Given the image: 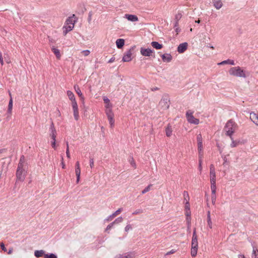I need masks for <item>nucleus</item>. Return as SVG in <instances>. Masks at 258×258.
Here are the masks:
<instances>
[{"label": "nucleus", "mask_w": 258, "mask_h": 258, "mask_svg": "<svg viewBox=\"0 0 258 258\" xmlns=\"http://www.w3.org/2000/svg\"><path fill=\"white\" fill-rule=\"evenodd\" d=\"M216 195L215 194H212V202L213 204L214 205L215 204V202L216 201Z\"/></svg>", "instance_id": "nucleus-40"}, {"label": "nucleus", "mask_w": 258, "mask_h": 258, "mask_svg": "<svg viewBox=\"0 0 258 258\" xmlns=\"http://www.w3.org/2000/svg\"><path fill=\"white\" fill-rule=\"evenodd\" d=\"M227 62H228V61H226V60H225V61H222V62H221V63H219V64H224V63H227Z\"/></svg>", "instance_id": "nucleus-62"}, {"label": "nucleus", "mask_w": 258, "mask_h": 258, "mask_svg": "<svg viewBox=\"0 0 258 258\" xmlns=\"http://www.w3.org/2000/svg\"><path fill=\"white\" fill-rule=\"evenodd\" d=\"M61 165H62V168L63 169L65 168V164H64V162H63V158H62Z\"/></svg>", "instance_id": "nucleus-56"}, {"label": "nucleus", "mask_w": 258, "mask_h": 258, "mask_svg": "<svg viewBox=\"0 0 258 258\" xmlns=\"http://www.w3.org/2000/svg\"><path fill=\"white\" fill-rule=\"evenodd\" d=\"M106 108H112V105L109 103H106L105 106Z\"/></svg>", "instance_id": "nucleus-49"}, {"label": "nucleus", "mask_w": 258, "mask_h": 258, "mask_svg": "<svg viewBox=\"0 0 258 258\" xmlns=\"http://www.w3.org/2000/svg\"><path fill=\"white\" fill-rule=\"evenodd\" d=\"M131 229H132V226L130 225H128L125 227V230L126 232H128Z\"/></svg>", "instance_id": "nucleus-44"}, {"label": "nucleus", "mask_w": 258, "mask_h": 258, "mask_svg": "<svg viewBox=\"0 0 258 258\" xmlns=\"http://www.w3.org/2000/svg\"><path fill=\"white\" fill-rule=\"evenodd\" d=\"M82 53H83L85 56H88L90 54V52L89 50H83Z\"/></svg>", "instance_id": "nucleus-41"}, {"label": "nucleus", "mask_w": 258, "mask_h": 258, "mask_svg": "<svg viewBox=\"0 0 258 258\" xmlns=\"http://www.w3.org/2000/svg\"><path fill=\"white\" fill-rule=\"evenodd\" d=\"M91 17H92V13H91V12H90L89 15V18H88L89 22H90L91 21Z\"/></svg>", "instance_id": "nucleus-55"}, {"label": "nucleus", "mask_w": 258, "mask_h": 258, "mask_svg": "<svg viewBox=\"0 0 258 258\" xmlns=\"http://www.w3.org/2000/svg\"><path fill=\"white\" fill-rule=\"evenodd\" d=\"M113 116H108V119L109 121V123L110 124V125L111 127L113 126L114 124V120H113Z\"/></svg>", "instance_id": "nucleus-35"}, {"label": "nucleus", "mask_w": 258, "mask_h": 258, "mask_svg": "<svg viewBox=\"0 0 258 258\" xmlns=\"http://www.w3.org/2000/svg\"><path fill=\"white\" fill-rule=\"evenodd\" d=\"M75 17V15H73L72 17H69L66 21V25H73V27H74V24L76 22V20H73V18Z\"/></svg>", "instance_id": "nucleus-15"}, {"label": "nucleus", "mask_w": 258, "mask_h": 258, "mask_svg": "<svg viewBox=\"0 0 258 258\" xmlns=\"http://www.w3.org/2000/svg\"><path fill=\"white\" fill-rule=\"evenodd\" d=\"M228 62L230 64H232V65H233V64H234V61H233V60H228Z\"/></svg>", "instance_id": "nucleus-57"}, {"label": "nucleus", "mask_w": 258, "mask_h": 258, "mask_svg": "<svg viewBox=\"0 0 258 258\" xmlns=\"http://www.w3.org/2000/svg\"><path fill=\"white\" fill-rule=\"evenodd\" d=\"M237 145V143L235 141H233L231 144V146L232 147H235Z\"/></svg>", "instance_id": "nucleus-47"}, {"label": "nucleus", "mask_w": 258, "mask_h": 258, "mask_svg": "<svg viewBox=\"0 0 258 258\" xmlns=\"http://www.w3.org/2000/svg\"><path fill=\"white\" fill-rule=\"evenodd\" d=\"M50 129L51 130V133L50 134V137L53 139V142H52L51 145L53 148L55 149L56 148V131L54 128L53 123L52 122L51 124L50 125Z\"/></svg>", "instance_id": "nucleus-5"}, {"label": "nucleus", "mask_w": 258, "mask_h": 258, "mask_svg": "<svg viewBox=\"0 0 258 258\" xmlns=\"http://www.w3.org/2000/svg\"><path fill=\"white\" fill-rule=\"evenodd\" d=\"M152 186L151 184H150L145 189H144L143 191H142V194H145L146 193V192L148 191L151 187V186Z\"/></svg>", "instance_id": "nucleus-37"}, {"label": "nucleus", "mask_w": 258, "mask_h": 258, "mask_svg": "<svg viewBox=\"0 0 258 258\" xmlns=\"http://www.w3.org/2000/svg\"><path fill=\"white\" fill-rule=\"evenodd\" d=\"M189 211H186V216H189V214H190V212H189Z\"/></svg>", "instance_id": "nucleus-63"}, {"label": "nucleus", "mask_w": 258, "mask_h": 258, "mask_svg": "<svg viewBox=\"0 0 258 258\" xmlns=\"http://www.w3.org/2000/svg\"><path fill=\"white\" fill-rule=\"evenodd\" d=\"M229 73L230 75L234 76L245 77V74L243 70H242L239 67H233L231 68L229 70Z\"/></svg>", "instance_id": "nucleus-2"}, {"label": "nucleus", "mask_w": 258, "mask_h": 258, "mask_svg": "<svg viewBox=\"0 0 258 258\" xmlns=\"http://www.w3.org/2000/svg\"><path fill=\"white\" fill-rule=\"evenodd\" d=\"M104 101L105 103H109V100L106 98V97H104Z\"/></svg>", "instance_id": "nucleus-53"}, {"label": "nucleus", "mask_w": 258, "mask_h": 258, "mask_svg": "<svg viewBox=\"0 0 258 258\" xmlns=\"http://www.w3.org/2000/svg\"><path fill=\"white\" fill-rule=\"evenodd\" d=\"M187 43L186 42L179 44L178 47V51L179 53H182L187 49Z\"/></svg>", "instance_id": "nucleus-12"}, {"label": "nucleus", "mask_w": 258, "mask_h": 258, "mask_svg": "<svg viewBox=\"0 0 258 258\" xmlns=\"http://www.w3.org/2000/svg\"><path fill=\"white\" fill-rule=\"evenodd\" d=\"M93 165H94V161H93V160L92 159L90 160V166H91V167L92 168Z\"/></svg>", "instance_id": "nucleus-54"}, {"label": "nucleus", "mask_w": 258, "mask_h": 258, "mask_svg": "<svg viewBox=\"0 0 258 258\" xmlns=\"http://www.w3.org/2000/svg\"><path fill=\"white\" fill-rule=\"evenodd\" d=\"M1 247L2 249L4 251H7V249H6V248L5 247V245H4V243H1Z\"/></svg>", "instance_id": "nucleus-45"}, {"label": "nucleus", "mask_w": 258, "mask_h": 258, "mask_svg": "<svg viewBox=\"0 0 258 258\" xmlns=\"http://www.w3.org/2000/svg\"><path fill=\"white\" fill-rule=\"evenodd\" d=\"M252 255L253 256H254L255 257H256L258 258V250L253 249V252H252Z\"/></svg>", "instance_id": "nucleus-43"}, {"label": "nucleus", "mask_w": 258, "mask_h": 258, "mask_svg": "<svg viewBox=\"0 0 258 258\" xmlns=\"http://www.w3.org/2000/svg\"><path fill=\"white\" fill-rule=\"evenodd\" d=\"M125 18L128 20L132 22H136L138 20V18L136 15H126Z\"/></svg>", "instance_id": "nucleus-17"}, {"label": "nucleus", "mask_w": 258, "mask_h": 258, "mask_svg": "<svg viewBox=\"0 0 258 258\" xmlns=\"http://www.w3.org/2000/svg\"><path fill=\"white\" fill-rule=\"evenodd\" d=\"M76 168H80L79 165V162L78 161L76 163Z\"/></svg>", "instance_id": "nucleus-60"}, {"label": "nucleus", "mask_w": 258, "mask_h": 258, "mask_svg": "<svg viewBox=\"0 0 258 258\" xmlns=\"http://www.w3.org/2000/svg\"><path fill=\"white\" fill-rule=\"evenodd\" d=\"M185 210L186 211H189V202L187 201L185 203Z\"/></svg>", "instance_id": "nucleus-42"}, {"label": "nucleus", "mask_w": 258, "mask_h": 258, "mask_svg": "<svg viewBox=\"0 0 258 258\" xmlns=\"http://www.w3.org/2000/svg\"><path fill=\"white\" fill-rule=\"evenodd\" d=\"M115 223V222H112V223H111L110 224H109L107 227V228L106 229L108 230V229H110L113 225V224Z\"/></svg>", "instance_id": "nucleus-50"}, {"label": "nucleus", "mask_w": 258, "mask_h": 258, "mask_svg": "<svg viewBox=\"0 0 258 258\" xmlns=\"http://www.w3.org/2000/svg\"><path fill=\"white\" fill-rule=\"evenodd\" d=\"M202 157H203V155H201V156H199V170L200 171H201L202 170Z\"/></svg>", "instance_id": "nucleus-34"}, {"label": "nucleus", "mask_w": 258, "mask_h": 258, "mask_svg": "<svg viewBox=\"0 0 258 258\" xmlns=\"http://www.w3.org/2000/svg\"><path fill=\"white\" fill-rule=\"evenodd\" d=\"M132 52L131 49H130L123 56L122 61L124 62H128L132 60Z\"/></svg>", "instance_id": "nucleus-10"}, {"label": "nucleus", "mask_w": 258, "mask_h": 258, "mask_svg": "<svg viewBox=\"0 0 258 258\" xmlns=\"http://www.w3.org/2000/svg\"><path fill=\"white\" fill-rule=\"evenodd\" d=\"M121 211V209L117 210L114 214H112V216L114 217L118 214Z\"/></svg>", "instance_id": "nucleus-48"}, {"label": "nucleus", "mask_w": 258, "mask_h": 258, "mask_svg": "<svg viewBox=\"0 0 258 258\" xmlns=\"http://www.w3.org/2000/svg\"><path fill=\"white\" fill-rule=\"evenodd\" d=\"M184 197H185L186 196V197L188 198V193L187 191H184Z\"/></svg>", "instance_id": "nucleus-58"}, {"label": "nucleus", "mask_w": 258, "mask_h": 258, "mask_svg": "<svg viewBox=\"0 0 258 258\" xmlns=\"http://www.w3.org/2000/svg\"><path fill=\"white\" fill-rule=\"evenodd\" d=\"M198 151H199V156H201V155H203V153H202V151H203L202 142H199V143H198Z\"/></svg>", "instance_id": "nucleus-28"}, {"label": "nucleus", "mask_w": 258, "mask_h": 258, "mask_svg": "<svg viewBox=\"0 0 258 258\" xmlns=\"http://www.w3.org/2000/svg\"><path fill=\"white\" fill-rule=\"evenodd\" d=\"M214 5L217 9H219L222 6V3L220 0H219L215 2Z\"/></svg>", "instance_id": "nucleus-29"}, {"label": "nucleus", "mask_w": 258, "mask_h": 258, "mask_svg": "<svg viewBox=\"0 0 258 258\" xmlns=\"http://www.w3.org/2000/svg\"><path fill=\"white\" fill-rule=\"evenodd\" d=\"M106 113L107 115V117L109 116H114V114L112 111L111 108H106Z\"/></svg>", "instance_id": "nucleus-32"}, {"label": "nucleus", "mask_w": 258, "mask_h": 258, "mask_svg": "<svg viewBox=\"0 0 258 258\" xmlns=\"http://www.w3.org/2000/svg\"><path fill=\"white\" fill-rule=\"evenodd\" d=\"M66 154H67V157L68 158H70V154L69 149L66 150Z\"/></svg>", "instance_id": "nucleus-52"}, {"label": "nucleus", "mask_w": 258, "mask_h": 258, "mask_svg": "<svg viewBox=\"0 0 258 258\" xmlns=\"http://www.w3.org/2000/svg\"><path fill=\"white\" fill-rule=\"evenodd\" d=\"M134 257V254L133 253H125L120 256V258H132Z\"/></svg>", "instance_id": "nucleus-30"}, {"label": "nucleus", "mask_w": 258, "mask_h": 258, "mask_svg": "<svg viewBox=\"0 0 258 258\" xmlns=\"http://www.w3.org/2000/svg\"><path fill=\"white\" fill-rule=\"evenodd\" d=\"M35 256L37 257H39L42 256L44 254V252L43 250H36L34 252Z\"/></svg>", "instance_id": "nucleus-26"}, {"label": "nucleus", "mask_w": 258, "mask_h": 258, "mask_svg": "<svg viewBox=\"0 0 258 258\" xmlns=\"http://www.w3.org/2000/svg\"><path fill=\"white\" fill-rule=\"evenodd\" d=\"M151 45L154 48H155L157 49H161L163 47L162 44H160L158 42H156V41L152 42L151 43Z\"/></svg>", "instance_id": "nucleus-23"}, {"label": "nucleus", "mask_w": 258, "mask_h": 258, "mask_svg": "<svg viewBox=\"0 0 258 258\" xmlns=\"http://www.w3.org/2000/svg\"><path fill=\"white\" fill-rule=\"evenodd\" d=\"M44 258H57V256L53 253L44 254Z\"/></svg>", "instance_id": "nucleus-33"}, {"label": "nucleus", "mask_w": 258, "mask_h": 258, "mask_svg": "<svg viewBox=\"0 0 258 258\" xmlns=\"http://www.w3.org/2000/svg\"><path fill=\"white\" fill-rule=\"evenodd\" d=\"M237 128L236 123L232 120H229L226 124L225 130L226 135L229 136L232 140V135L235 132Z\"/></svg>", "instance_id": "nucleus-1"}, {"label": "nucleus", "mask_w": 258, "mask_h": 258, "mask_svg": "<svg viewBox=\"0 0 258 258\" xmlns=\"http://www.w3.org/2000/svg\"><path fill=\"white\" fill-rule=\"evenodd\" d=\"M207 223L208 226L210 229H212L213 228L212 222L211 218L210 212L209 211L207 212Z\"/></svg>", "instance_id": "nucleus-18"}, {"label": "nucleus", "mask_w": 258, "mask_h": 258, "mask_svg": "<svg viewBox=\"0 0 258 258\" xmlns=\"http://www.w3.org/2000/svg\"><path fill=\"white\" fill-rule=\"evenodd\" d=\"M122 221V217H119L117 219H116L114 222H120Z\"/></svg>", "instance_id": "nucleus-51"}, {"label": "nucleus", "mask_w": 258, "mask_h": 258, "mask_svg": "<svg viewBox=\"0 0 258 258\" xmlns=\"http://www.w3.org/2000/svg\"><path fill=\"white\" fill-rule=\"evenodd\" d=\"M74 88L75 89V91L76 92V93L78 94V95H79V96L81 98V100H82V103H84V97L81 91V90L80 89V88L78 86H77V85H75L74 86Z\"/></svg>", "instance_id": "nucleus-11"}, {"label": "nucleus", "mask_w": 258, "mask_h": 258, "mask_svg": "<svg viewBox=\"0 0 258 258\" xmlns=\"http://www.w3.org/2000/svg\"><path fill=\"white\" fill-rule=\"evenodd\" d=\"M26 164L25 157L24 156H22L20 158L17 169H25Z\"/></svg>", "instance_id": "nucleus-9"}, {"label": "nucleus", "mask_w": 258, "mask_h": 258, "mask_svg": "<svg viewBox=\"0 0 258 258\" xmlns=\"http://www.w3.org/2000/svg\"><path fill=\"white\" fill-rule=\"evenodd\" d=\"M210 181H216V172L213 164H211L210 167Z\"/></svg>", "instance_id": "nucleus-7"}, {"label": "nucleus", "mask_w": 258, "mask_h": 258, "mask_svg": "<svg viewBox=\"0 0 258 258\" xmlns=\"http://www.w3.org/2000/svg\"><path fill=\"white\" fill-rule=\"evenodd\" d=\"M250 118L254 123L258 125V113H251L250 114Z\"/></svg>", "instance_id": "nucleus-13"}, {"label": "nucleus", "mask_w": 258, "mask_h": 258, "mask_svg": "<svg viewBox=\"0 0 258 258\" xmlns=\"http://www.w3.org/2000/svg\"><path fill=\"white\" fill-rule=\"evenodd\" d=\"M9 95H10L11 98H10V100L9 101V107H8V111L9 113H11L12 110V107H13V100H12V98L11 96V93L10 92H9Z\"/></svg>", "instance_id": "nucleus-22"}, {"label": "nucleus", "mask_w": 258, "mask_h": 258, "mask_svg": "<svg viewBox=\"0 0 258 258\" xmlns=\"http://www.w3.org/2000/svg\"><path fill=\"white\" fill-rule=\"evenodd\" d=\"M198 248V239H192L190 254L192 257H195L197 255Z\"/></svg>", "instance_id": "nucleus-3"}, {"label": "nucleus", "mask_w": 258, "mask_h": 258, "mask_svg": "<svg viewBox=\"0 0 258 258\" xmlns=\"http://www.w3.org/2000/svg\"><path fill=\"white\" fill-rule=\"evenodd\" d=\"M212 194H215L216 190V181H211Z\"/></svg>", "instance_id": "nucleus-24"}, {"label": "nucleus", "mask_w": 258, "mask_h": 258, "mask_svg": "<svg viewBox=\"0 0 258 258\" xmlns=\"http://www.w3.org/2000/svg\"><path fill=\"white\" fill-rule=\"evenodd\" d=\"M116 44L118 48H121L124 45V40L123 39H118L116 41Z\"/></svg>", "instance_id": "nucleus-21"}, {"label": "nucleus", "mask_w": 258, "mask_h": 258, "mask_svg": "<svg viewBox=\"0 0 258 258\" xmlns=\"http://www.w3.org/2000/svg\"><path fill=\"white\" fill-rule=\"evenodd\" d=\"M67 95L71 100L75 99V96L73 92L71 91H68Z\"/></svg>", "instance_id": "nucleus-31"}, {"label": "nucleus", "mask_w": 258, "mask_h": 258, "mask_svg": "<svg viewBox=\"0 0 258 258\" xmlns=\"http://www.w3.org/2000/svg\"><path fill=\"white\" fill-rule=\"evenodd\" d=\"M161 57L164 62H170L172 59V56L168 53L162 55Z\"/></svg>", "instance_id": "nucleus-14"}, {"label": "nucleus", "mask_w": 258, "mask_h": 258, "mask_svg": "<svg viewBox=\"0 0 258 258\" xmlns=\"http://www.w3.org/2000/svg\"><path fill=\"white\" fill-rule=\"evenodd\" d=\"M74 28L73 25H67L63 26V29H64L63 33L64 35H66L67 33L70 31H71Z\"/></svg>", "instance_id": "nucleus-20"}, {"label": "nucleus", "mask_w": 258, "mask_h": 258, "mask_svg": "<svg viewBox=\"0 0 258 258\" xmlns=\"http://www.w3.org/2000/svg\"><path fill=\"white\" fill-rule=\"evenodd\" d=\"M186 115L188 122L195 124H199V120L194 117V116L192 115V113L190 110L187 111Z\"/></svg>", "instance_id": "nucleus-4"}, {"label": "nucleus", "mask_w": 258, "mask_h": 258, "mask_svg": "<svg viewBox=\"0 0 258 258\" xmlns=\"http://www.w3.org/2000/svg\"><path fill=\"white\" fill-rule=\"evenodd\" d=\"M75 172H76V174L77 176V182L78 183L80 180V174H81L80 168H76Z\"/></svg>", "instance_id": "nucleus-27"}, {"label": "nucleus", "mask_w": 258, "mask_h": 258, "mask_svg": "<svg viewBox=\"0 0 258 258\" xmlns=\"http://www.w3.org/2000/svg\"><path fill=\"white\" fill-rule=\"evenodd\" d=\"M0 62H1V64L3 66L4 64V60H3V58H2L0 59Z\"/></svg>", "instance_id": "nucleus-59"}, {"label": "nucleus", "mask_w": 258, "mask_h": 258, "mask_svg": "<svg viewBox=\"0 0 258 258\" xmlns=\"http://www.w3.org/2000/svg\"><path fill=\"white\" fill-rule=\"evenodd\" d=\"M197 140H198V143H199V142H202L201 135H199L198 136V137H197Z\"/></svg>", "instance_id": "nucleus-46"}, {"label": "nucleus", "mask_w": 258, "mask_h": 258, "mask_svg": "<svg viewBox=\"0 0 258 258\" xmlns=\"http://www.w3.org/2000/svg\"><path fill=\"white\" fill-rule=\"evenodd\" d=\"M239 258H245V257L243 255H239Z\"/></svg>", "instance_id": "nucleus-64"}, {"label": "nucleus", "mask_w": 258, "mask_h": 258, "mask_svg": "<svg viewBox=\"0 0 258 258\" xmlns=\"http://www.w3.org/2000/svg\"><path fill=\"white\" fill-rule=\"evenodd\" d=\"M181 18V14H178L175 16V19L177 20V21H178V20L179 19H180ZM177 24H178V22H176L175 26H176L177 25Z\"/></svg>", "instance_id": "nucleus-38"}, {"label": "nucleus", "mask_w": 258, "mask_h": 258, "mask_svg": "<svg viewBox=\"0 0 258 258\" xmlns=\"http://www.w3.org/2000/svg\"><path fill=\"white\" fill-rule=\"evenodd\" d=\"M52 51L55 54L57 59H59L61 57V54L59 50L55 47H52Z\"/></svg>", "instance_id": "nucleus-19"}, {"label": "nucleus", "mask_w": 258, "mask_h": 258, "mask_svg": "<svg viewBox=\"0 0 258 258\" xmlns=\"http://www.w3.org/2000/svg\"><path fill=\"white\" fill-rule=\"evenodd\" d=\"M152 53L153 50L150 48H145L143 47L141 48V53L143 56H150Z\"/></svg>", "instance_id": "nucleus-8"}, {"label": "nucleus", "mask_w": 258, "mask_h": 258, "mask_svg": "<svg viewBox=\"0 0 258 258\" xmlns=\"http://www.w3.org/2000/svg\"><path fill=\"white\" fill-rule=\"evenodd\" d=\"M174 252V251H173V250H172L171 251H169V252H168L166 254H172V253H173Z\"/></svg>", "instance_id": "nucleus-61"}, {"label": "nucleus", "mask_w": 258, "mask_h": 258, "mask_svg": "<svg viewBox=\"0 0 258 258\" xmlns=\"http://www.w3.org/2000/svg\"><path fill=\"white\" fill-rule=\"evenodd\" d=\"M25 169H17L16 175L18 180H20L21 181H23L25 179Z\"/></svg>", "instance_id": "nucleus-6"}, {"label": "nucleus", "mask_w": 258, "mask_h": 258, "mask_svg": "<svg viewBox=\"0 0 258 258\" xmlns=\"http://www.w3.org/2000/svg\"><path fill=\"white\" fill-rule=\"evenodd\" d=\"M172 131H173L171 126L170 124H168L165 130L166 136L168 137H171L172 134Z\"/></svg>", "instance_id": "nucleus-16"}, {"label": "nucleus", "mask_w": 258, "mask_h": 258, "mask_svg": "<svg viewBox=\"0 0 258 258\" xmlns=\"http://www.w3.org/2000/svg\"><path fill=\"white\" fill-rule=\"evenodd\" d=\"M73 109L74 115L75 118L76 120H78L79 119L78 108V107H77L76 108H73Z\"/></svg>", "instance_id": "nucleus-25"}, {"label": "nucleus", "mask_w": 258, "mask_h": 258, "mask_svg": "<svg viewBox=\"0 0 258 258\" xmlns=\"http://www.w3.org/2000/svg\"><path fill=\"white\" fill-rule=\"evenodd\" d=\"M192 239H198L196 228L194 229Z\"/></svg>", "instance_id": "nucleus-39"}, {"label": "nucleus", "mask_w": 258, "mask_h": 258, "mask_svg": "<svg viewBox=\"0 0 258 258\" xmlns=\"http://www.w3.org/2000/svg\"><path fill=\"white\" fill-rule=\"evenodd\" d=\"M72 101V105L73 108H76L78 107L77 103L76 101V99H74L71 100Z\"/></svg>", "instance_id": "nucleus-36"}]
</instances>
